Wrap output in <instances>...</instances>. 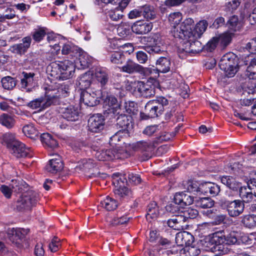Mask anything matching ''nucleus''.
I'll return each mask as SVG.
<instances>
[{
  "label": "nucleus",
  "mask_w": 256,
  "mask_h": 256,
  "mask_svg": "<svg viewBox=\"0 0 256 256\" xmlns=\"http://www.w3.org/2000/svg\"><path fill=\"white\" fill-rule=\"evenodd\" d=\"M194 21L192 18H186L182 24L177 28L178 29H174V30L176 38H192V40L194 38L200 37L206 30L208 24L206 20H202L200 21L196 25L194 30Z\"/></svg>",
  "instance_id": "f257e3e1"
},
{
  "label": "nucleus",
  "mask_w": 256,
  "mask_h": 256,
  "mask_svg": "<svg viewBox=\"0 0 256 256\" xmlns=\"http://www.w3.org/2000/svg\"><path fill=\"white\" fill-rule=\"evenodd\" d=\"M49 74L56 80H66L73 76L75 71V65L70 60H66L62 62L51 63L48 67Z\"/></svg>",
  "instance_id": "f03ea898"
},
{
  "label": "nucleus",
  "mask_w": 256,
  "mask_h": 256,
  "mask_svg": "<svg viewBox=\"0 0 256 256\" xmlns=\"http://www.w3.org/2000/svg\"><path fill=\"white\" fill-rule=\"evenodd\" d=\"M168 104V100L163 96L158 98L156 100H150L144 108V112H140L142 120L154 118L161 114L164 110V107Z\"/></svg>",
  "instance_id": "7ed1b4c3"
},
{
  "label": "nucleus",
  "mask_w": 256,
  "mask_h": 256,
  "mask_svg": "<svg viewBox=\"0 0 256 256\" xmlns=\"http://www.w3.org/2000/svg\"><path fill=\"white\" fill-rule=\"evenodd\" d=\"M219 66L228 78L234 77L239 70L238 58L233 52H228L220 59Z\"/></svg>",
  "instance_id": "20e7f679"
},
{
  "label": "nucleus",
  "mask_w": 256,
  "mask_h": 256,
  "mask_svg": "<svg viewBox=\"0 0 256 256\" xmlns=\"http://www.w3.org/2000/svg\"><path fill=\"white\" fill-rule=\"evenodd\" d=\"M38 199V194L30 190L24 192L16 202V206L19 210H30L35 206Z\"/></svg>",
  "instance_id": "39448f33"
},
{
  "label": "nucleus",
  "mask_w": 256,
  "mask_h": 256,
  "mask_svg": "<svg viewBox=\"0 0 256 256\" xmlns=\"http://www.w3.org/2000/svg\"><path fill=\"white\" fill-rule=\"evenodd\" d=\"M46 88L54 105L58 104L60 98L67 96L69 92L68 86L65 84L50 85Z\"/></svg>",
  "instance_id": "423d86ee"
},
{
  "label": "nucleus",
  "mask_w": 256,
  "mask_h": 256,
  "mask_svg": "<svg viewBox=\"0 0 256 256\" xmlns=\"http://www.w3.org/2000/svg\"><path fill=\"white\" fill-rule=\"evenodd\" d=\"M221 205L226 208L228 215L236 218L242 214L244 210V204L240 200H230L226 199L222 200Z\"/></svg>",
  "instance_id": "0eeeda50"
},
{
  "label": "nucleus",
  "mask_w": 256,
  "mask_h": 256,
  "mask_svg": "<svg viewBox=\"0 0 256 256\" xmlns=\"http://www.w3.org/2000/svg\"><path fill=\"white\" fill-rule=\"evenodd\" d=\"M101 96L100 90H94L91 88L82 92L80 100L85 105L94 106L99 104Z\"/></svg>",
  "instance_id": "6e6552de"
},
{
  "label": "nucleus",
  "mask_w": 256,
  "mask_h": 256,
  "mask_svg": "<svg viewBox=\"0 0 256 256\" xmlns=\"http://www.w3.org/2000/svg\"><path fill=\"white\" fill-rule=\"evenodd\" d=\"M129 146L133 150L143 153V160H148L151 158L152 152L154 149V145L153 143L149 140H140L136 142L130 144Z\"/></svg>",
  "instance_id": "1a4fd4ad"
},
{
  "label": "nucleus",
  "mask_w": 256,
  "mask_h": 256,
  "mask_svg": "<svg viewBox=\"0 0 256 256\" xmlns=\"http://www.w3.org/2000/svg\"><path fill=\"white\" fill-rule=\"evenodd\" d=\"M246 48L250 52L256 54V38L252 39L246 44ZM245 74L250 79L256 78V57L251 59Z\"/></svg>",
  "instance_id": "9d476101"
},
{
  "label": "nucleus",
  "mask_w": 256,
  "mask_h": 256,
  "mask_svg": "<svg viewBox=\"0 0 256 256\" xmlns=\"http://www.w3.org/2000/svg\"><path fill=\"white\" fill-rule=\"evenodd\" d=\"M156 68H148L150 70L148 72V75H152L154 78L159 76V72L166 73L170 69L171 63L170 60L165 57H161L156 61Z\"/></svg>",
  "instance_id": "9b49d317"
},
{
  "label": "nucleus",
  "mask_w": 256,
  "mask_h": 256,
  "mask_svg": "<svg viewBox=\"0 0 256 256\" xmlns=\"http://www.w3.org/2000/svg\"><path fill=\"white\" fill-rule=\"evenodd\" d=\"M44 88L46 91L44 96L36 98L28 102L27 104L28 107L33 110L38 108L41 110L53 104L50 98L48 96V94H47V90L46 87Z\"/></svg>",
  "instance_id": "f8f14e48"
},
{
  "label": "nucleus",
  "mask_w": 256,
  "mask_h": 256,
  "mask_svg": "<svg viewBox=\"0 0 256 256\" xmlns=\"http://www.w3.org/2000/svg\"><path fill=\"white\" fill-rule=\"evenodd\" d=\"M113 183L115 186L114 192L117 197L125 198L132 196V192L124 186L121 178H114Z\"/></svg>",
  "instance_id": "ddd939ff"
},
{
  "label": "nucleus",
  "mask_w": 256,
  "mask_h": 256,
  "mask_svg": "<svg viewBox=\"0 0 256 256\" xmlns=\"http://www.w3.org/2000/svg\"><path fill=\"white\" fill-rule=\"evenodd\" d=\"M96 158L99 160H109L114 158H122L124 156H122L120 150L116 149H104L98 150L96 154Z\"/></svg>",
  "instance_id": "4468645a"
},
{
  "label": "nucleus",
  "mask_w": 256,
  "mask_h": 256,
  "mask_svg": "<svg viewBox=\"0 0 256 256\" xmlns=\"http://www.w3.org/2000/svg\"><path fill=\"white\" fill-rule=\"evenodd\" d=\"M151 70L149 68H144L142 66L136 63L130 59H128L120 68V71L128 74L135 72L144 73L148 75V72Z\"/></svg>",
  "instance_id": "2eb2a0df"
},
{
  "label": "nucleus",
  "mask_w": 256,
  "mask_h": 256,
  "mask_svg": "<svg viewBox=\"0 0 256 256\" xmlns=\"http://www.w3.org/2000/svg\"><path fill=\"white\" fill-rule=\"evenodd\" d=\"M104 119L102 114H94L88 120V130L93 132H98L104 129Z\"/></svg>",
  "instance_id": "dca6fc26"
},
{
  "label": "nucleus",
  "mask_w": 256,
  "mask_h": 256,
  "mask_svg": "<svg viewBox=\"0 0 256 256\" xmlns=\"http://www.w3.org/2000/svg\"><path fill=\"white\" fill-rule=\"evenodd\" d=\"M135 84L136 85L135 91H138L140 95L143 97L150 98L155 94L154 86L148 81L146 82H138L135 83Z\"/></svg>",
  "instance_id": "f3484780"
},
{
  "label": "nucleus",
  "mask_w": 256,
  "mask_h": 256,
  "mask_svg": "<svg viewBox=\"0 0 256 256\" xmlns=\"http://www.w3.org/2000/svg\"><path fill=\"white\" fill-rule=\"evenodd\" d=\"M10 151L17 158H30L32 156L30 149L26 147L24 144L19 141L14 143V145L10 150Z\"/></svg>",
  "instance_id": "a211bd4d"
},
{
  "label": "nucleus",
  "mask_w": 256,
  "mask_h": 256,
  "mask_svg": "<svg viewBox=\"0 0 256 256\" xmlns=\"http://www.w3.org/2000/svg\"><path fill=\"white\" fill-rule=\"evenodd\" d=\"M22 43L15 44L10 48V50L14 54H24L30 47L32 38L30 36H26L22 38Z\"/></svg>",
  "instance_id": "6ab92c4d"
},
{
  "label": "nucleus",
  "mask_w": 256,
  "mask_h": 256,
  "mask_svg": "<svg viewBox=\"0 0 256 256\" xmlns=\"http://www.w3.org/2000/svg\"><path fill=\"white\" fill-rule=\"evenodd\" d=\"M152 28V24L150 22L144 21H136L131 26L132 30L137 34H145L150 32Z\"/></svg>",
  "instance_id": "aec40b11"
},
{
  "label": "nucleus",
  "mask_w": 256,
  "mask_h": 256,
  "mask_svg": "<svg viewBox=\"0 0 256 256\" xmlns=\"http://www.w3.org/2000/svg\"><path fill=\"white\" fill-rule=\"evenodd\" d=\"M62 116L68 121L74 122L78 120L79 118L78 108L72 106L62 108Z\"/></svg>",
  "instance_id": "412c9836"
},
{
  "label": "nucleus",
  "mask_w": 256,
  "mask_h": 256,
  "mask_svg": "<svg viewBox=\"0 0 256 256\" xmlns=\"http://www.w3.org/2000/svg\"><path fill=\"white\" fill-rule=\"evenodd\" d=\"M118 116L116 118V124L122 130H128L131 126L132 117L130 116H127L124 114H114Z\"/></svg>",
  "instance_id": "4be33fe9"
},
{
  "label": "nucleus",
  "mask_w": 256,
  "mask_h": 256,
  "mask_svg": "<svg viewBox=\"0 0 256 256\" xmlns=\"http://www.w3.org/2000/svg\"><path fill=\"white\" fill-rule=\"evenodd\" d=\"M52 158L48 162L46 166V170L48 172L54 174L62 170L63 168V163L60 156Z\"/></svg>",
  "instance_id": "5701e85b"
},
{
  "label": "nucleus",
  "mask_w": 256,
  "mask_h": 256,
  "mask_svg": "<svg viewBox=\"0 0 256 256\" xmlns=\"http://www.w3.org/2000/svg\"><path fill=\"white\" fill-rule=\"evenodd\" d=\"M94 78L102 87L106 86L109 80L108 70L104 68H97L94 72Z\"/></svg>",
  "instance_id": "b1692460"
},
{
  "label": "nucleus",
  "mask_w": 256,
  "mask_h": 256,
  "mask_svg": "<svg viewBox=\"0 0 256 256\" xmlns=\"http://www.w3.org/2000/svg\"><path fill=\"white\" fill-rule=\"evenodd\" d=\"M251 186L248 184V187L242 186L240 187L239 190V195L244 204L248 203L252 200L254 195L252 192Z\"/></svg>",
  "instance_id": "393cba45"
},
{
  "label": "nucleus",
  "mask_w": 256,
  "mask_h": 256,
  "mask_svg": "<svg viewBox=\"0 0 256 256\" xmlns=\"http://www.w3.org/2000/svg\"><path fill=\"white\" fill-rule=\"evenodd\" d=\"M92 73L90 72L81 75L78 80V85L82 90L88 89L92 82Z\"/></svg>",
  "instance_id": "a878e982"
},
{
  "label": "nucleus",
  "mask_w": 256,
  "mask_h": 256,
  "mask_svg": "<svg viewBox=\"0 0 256 256\" xmlns=\"http://www.w3.org/2000/svg\"><path fill=\"white\" fill-rule=\"evenodd\" d=\"M241 222L244 228L254 230L256 228V215L254 214L244 215L242 218Z\"/></svg>",
  "instance_id": "bb28decb"
},
{
  "label": "nucleus",
  "mask_w": 256,
  "mask_h": 256,
  "mask_svg": "<svg viewBox=\"0 0 256 256\" xmlns=\"http://www.w3.org/2000/svg\"><path fill=\"white\" fill-rule=\"evenodd\" d=\"M100 206L108 211L115 210L119 205L118 202L112 198L107 196L100 202Z\"/></svg>",
  "instance_id": "cd10ccee"
},
{
  "label": "nucleus",
  "mask_w": 256,
  "mask_h": 256,
  "mask_svg": "<svg viewBox=\"0 0 256 256\" xmlns=\"http://www.w3.org/2000/svg\"><path fill=\"white\" fill-rule=\"evenodd\" d=\"M182 20V15L180 12H174L169 15L168 20L172 26L171 32L174 38H176V36H174V29H178L177 28H178L182 24V22L181 24L180 23Z\"/></svg>",
  "instance_id": "c85d7f7f"
},
{
  "label": "nucleus",
  "mask_w": 256,
  "mask_h": 256,
  "mask_svg": "<svg viewBox=\"0 0 256 256\" xmlns=\"http://www.w3.org/2000/svg\"><path fill=\"white\" fill-rule=\"evenodd\" d=\"M24 78L21 80V88L26 89V92L31 91L34 82V73L23 72Z\"/></svg>",
  "instance_id": "c756f323"
},
{
  "label": "nucleus",
  "mask_w": 256,
  "mask_h": 256,
  "mask_svg": "<svg viewBox=\"0 0 256 256\" xmlns=\"http://www.w3.org/2000/svg\"><path fill=\"white\" fill-rule=\"evenodd\" d=\"M29 230L24 228H12L9 230L8 234H12L14 240L24 239L29 232Z\"/></svg>",
  "instance_id": "7c9ffc66"
},
{
  "label": "nucleus",
  "mask_w": 256,
  "mask_h": 256,
  "mask_svg": "<svg viewBox=\"0 0 256 256\" xmlns=\"http://www.w3.org/2000/svg\"><path fill=\"white\" fill-rule=\"evenodd\" d=\"M104 102L106 105L111 108L112 112L114 114H118V112L121 104L118 102L117 98L112 95H108L104 99Z\"/></svg>",
  "instance_id": "2f4dec72"
},
{
  "label": "nucleus",
  "mask_w": 256,
  "mask_h": 256,
  "mask_svg": "<svg viewBox=\"0 0 256 256\" xmlns=\"http://www.w3.org/2000/svg\"><path fill=\"white\" fill-rule=\"evenodd\" d=\"M40 140L43 144L46 146L54 148L58 146V143L56 140L48 133H44L40 136Z\"/></svg>",
  "instance_id": "473e14b6"
},
{
  "label": "nucleus",
  "mask_w": 256,
  "mask_h": 256,
  "mask_svg": "<svg viewBox=\"0 0 256 256\" xmlns=\"http://www.w3.org/2000/svg\"><path fill=\"white\" fill-rule=\"evenodd\" d=\"M15 122L14 117L10 114H3L0 116V124L8 128H12Z\"/></svg>",
  "instance_id": "72a5a7b5"
},
{
  "label": "nucleus",
  "mask_w": 256,
  "mask_h": 256,
  "mask_svg": "<svg viewBox=\"0 0 256 256\" xmlns=\"http://www.w3.org/2000/svg\"><path fill=\"white\" fill-rule=\"evenodd\" d=\"M118 114L126 112L128 114H135L137 111L136 107V104L133 102H126L124 106H120V108L118 109Z\"/></svg>",
  "instance_id": "f704fd0d"
},
{
  "label": "nucleus",
  "mask_w": 256,
  "mask_h": 256,
  "mask_svg": "<svg viewBox=\"0 0 256 256\" xmlns=\"http://www.w3.org/2000/svg\"><path fill=\"white\" fill-rule=\"evenodd\" d=\"M142 9V16L146 19L153 20L156 18V12L153 6L146 4L140 6Z\"/></svg>",
  "instance_id": "c9c22d12"
},
{
  "label": "nucleus",
  "mask_w": 256,
  "mask_h": 256,
  "mask_svg": "<svg viewBox=\"0 0 256 256\" xmlns=\"http://www.w3.org/2000/svg\"><path fill=\"white\" fill-rule=\"evenodd\" d=\"M182 188L184 192H189L198 193V183L192 180H187L184 181L182 184Z\"/></svg>",
  "instance_id": "e433bc0d"
},
{
  "label": "nucleus",
  "mask_w": 256,
  "mask_h": 256,
  "mask_svg": "<svg viewBox=\"0 0 256 256\" xmlns=\"http://www.w3.org/2000/svg\"><path fill=\"white\" fill-rule=\"evenodd\" d=\"M2 144L6 145L10 150L13 147L15 142H18L15 138V136L11 133H6L2 137Z\"/></svg>",
  "instance_id": "4c0bfd02"
},
{
  "label": "nucleus",
  "mask_w": 256,
  "mask_h": 256,
  "mask_svg": "<svg viewBox=\"0 0 256 256\" xmlns=\"http://www.w3.org/2000/svg\"><path fill=\"white\" fill-rule=\"evenodd\" d=\"M210 242L214 245L225 244L226 236L222 232H218L212 234Z\"/></svg>",
  "instance_id": "58836bf2"
},
{
  "label": "nucleus",
  "mask_w": 256,
  "mask_h": 256,
  "mask_svg": "<svg viewBox=\"0 0 256 256\" xmlns=\"http://www.w3.org/2000/svg\"><path fill=\"white\" fill-rule=\"evenodd\" d=\"M22 132L27 137L32 139L35 138L38 135V132L32 124L24 126Z\"/></svg>",
  "instance_id": "ea45409f"
},
{
  "label": "nucleus",
  "mask_w": 256,
  "mask_h": 256,
  "mask_svg": "<svg viewBox=\"0 0 256 256\" xmlns=\"http://www.w3.org/2000/svg\"><path fill=\"white\" fill-rule=\"evenodd\" d=\"M192 236L188 232H184L176 234V242L178 245L184 246L188 243L189 238H192Z\"/></svg>",
  "instance_id": "a19ab883"
},
{
  "label": "nucleus",
  "mask_w": 256,
  "mask_h": 256,
  "mask_svg": "<svg viewBox=\"0 0 256 256\" xmlns=\"http://www.w3.org/2000/svg\"><path fill=\"white\" fill-rule=\"evenodd\" d=\"M197 38H194L192 40V38H182V40H187L190 38L191 41L190 48V53H198L201 52V50L204 48V46L202 45V43L200 41L196 40Z\"/></svg>",
  "instance_id": "79ce46f5"
},
{
  "label": "nucleus",
  "mask_w": 256,
  "mask_h": 256,
  "mask_svg": "<svg viewBox=\"0 0 256 256\" xmlns=\"http://www.w3.org/2000/svg\"><path fill=\"white\" fill-rule=\"evenodd\" d=\"M214 204V202L209 198H200L196 200V205L203 208H211Z\"/></svg>",
  "instance_id": "37998d69"
},
{
  "label": "nucleus",
  "mask_w": 256,
  "mask_h": 256,
  "mask_svg": "<svg viewBox=\"0 0 256 256\" xmlns=\"http://www.w3.org/2000/svg\"><path fill=\"white\" fill-rule=\"evenodd\" d=\"M227 26L228 28L233 32L238 30L241 27L238 17L236 16H233L230 18L227 22Z\"/></svg>",
  "instance_id": "c03bdc74"
},
{
  "label": "nucleus",
  "mask_w": 256,
  "mask_h": 256,
  "mask_svg": "<svg viewBox=\"0 0 256 256\" xmlns=\"http://www.w3.org/2000/svg\"><path fill=\"white\" fill-rule=\"evenodd\" d=\"M233 33L227 32L220 34L218 38V42L224 46H227L231 42Z\"/></svg>",
  "instance_id": "a18cd8bd"
},
{
  "label": "nucleus",
  "mask_w": 256,
  "mask_h": 256,
  "mask_svg": "<svg viewBox=\"0 0 256 256\" xmlns=\"http://www.w3.org/2000/svg\"><path fill=\"white\" fill-rule=\"evenodd\" d=\"M76 64H80V67L78 68H85L88 67L90 64V60L86 54H80L78 59L76 62Z\"/></svg>",
  "instance_id": "49530a36"
},
{
  "label": "nucleus",
  "mask_w": 256,
  "mask_h": 256,
  "mask_svg": "<svg viewBox=\"0 0 256 256\" xmlns=\"http://www.w3.org/2000/svg\"><path fill=\"white\" fill-rule=\"evenodd\" d=\"M3 88L6 90H12L16 85L15 80L11 76H6L2 79Z\"/></svg>",
  "instance_id": "de8ad7c7"
},
{
  "label": "nucleus",
  "mask_w": 256,
  "mask_h": 256,
  "mask_svg": "<svg viewBox=\"0 0 256 256\" xmlns=\"http://www.w3.org/2000/svg\"><path fill=\"white\" fill-rule=\"evenodd\" d=\"M251 80L248 78V79L246 80L245 83L241 85L242 90L248 94H254L256 92V84H250Z\"/></svg>",
  "instance_id": "09e8293b"
},
{
  "label": "nucleus",
  "mask_w": 256,
  "mask_h": 256,
  "mask_svg": "<svg viewBox=\"0 0 256 256\" xmlns=\"http://www.w3.org/2000/svg\"><path fill=\"white\" fill-rule=\"evenodd\" d=\"M110 58L112 63L120 64L122 62L124 55L120 52L115 51L111 53Z\"/></svg>",
  "instance_id": "8fccbe9b"
},
{
  "label": "nucleus",
  "mask_w": 256,
  "mask_h": 256,
  "mask_svg": "<svg viewBox=\"0 0 256 256\" xmlns=\"http://www.w3.org/2000/svg\"><path fill=\"white\" fill-rule=\"evenodd\" d=\"M175 136V134L168 133L166 132H161L156 137V142L157 143L162 142L170 140Z\"/></svg>",
  "instance_id": "3c124183"
},
{
  "label": "nucleus",
  "mask_w": 256,
  "mask_h": 256,
  "mask_svg": "<svg viewBox=\"0 0 256 256\" xmlns=\"http://www.w3.org/2000/svg\"><path fill=\"white\" fill-rule=\"evenodd\" d=\"M182 43L178 48V52L179 53H190V40H182Z\"/></svg>",
  "instance_id": "603ef678"
},
{
  "label": "nucleus",
  "mask_w": 256,
  "mask_h": 256,
  "mask_svg": "<svg viewBox=\"0 0 256 256\" xmlns=\"http://www.w3.org/2000/svg\"><path fill=\"white\" fill-rule=\"evenodd\" d=\"M108 16L112 20L117 21L122 18L123 15L122 10L116 8L110 10L108 13Z\"/></svg>",
  "instance_id": "864d4df0"
},
{
  "label": "nucleus",
  "mask_w": 256,
  "mask_h": 256,
  "mask_svg": "<svg viewBox=\"0 0 256 256\" xmlns=\"http://www.w3.org/2000/svg\"><path fill=\"white\" fill-rule=\"evenodd\" d=\"M184 251L185 252L186 256H196L200 252V250L198 248L194 246H186Z\"/></svg>",
  "instance_id": "5fc2aeb1"
},
{
  "label": "nucleus",
  "mask_w": 256,
  "mask_h": 256,
  "mask_svg": "<svg viewBox=\"0 0 256 256\" xmlns=\"http://www.w3.org/2000/svg\"><path fill=\"white\" fill-rule=\"evenodd\" d=\"M117 32L120 36L125 37L130 33V27L126 24H121L117 28Z\"/></svg>",
  "instance_id": "6e6d98bb"
},
{
  "label": "nucleus",
  "mask_w": 256,
  "mask_h": 256,
  "mask_svg": "<svg viewBox=\"0 0 256 256\" xmlns=\"http://www.w3.org/2000/svg\"><path fill=\"white\" fill-rule=\"evenodd\" d=\"M226 3V10L233 12L236 10L240 4V0H227Z\"/></svg>",
  "instance_id": "4d7b16f0"
},
{
  "label": "nucleus",
  "mask_w": 256,
  "mask_h": 256,
  "mask_svg": "<svg viewBox=\"0 0 256 256\" xmlns=\"http://www.w3.org/2000/svg\"><path fill=\"white\" fill-rule=\"evenodd\" d=\"M77 50V47L70 43H66L62 46V53L63 54H68L71 52H74Z\"/></svg>",
  "instance_id": "13d9d810"
},
{
  "label": "nucleus",
  "mask_w": 256,
  "mask_h": 256,
  "mask_svg": "<svg viewBox=\"0 0 256 256\" xmlns=\"http://www.w3.org/2000/svg\"><path fill=\"white\" fill-rule=\"evenodd\" d=\"M218 42V38L214 37L208 42L204 48L208 52H212L216 48Z\"/></svg>",
  "instance_id": "bf43d9fd"
},
{
  "label": "nucleus",
  "mask_w": 256,
  "mask_h": 256,
  "mask_svg": "<svg viewBox=\"0 0 256 256\" xmlns=\"http://www.w3.org/2000/svg\"><path fill=\"white\" fill-rule=\"evenodd\" d=\"M182 214H185V217L188 220L189 218L193 219L196 218L198 216V212L196 209L188 208L183 212Z\"/></svg>",
  "instance_id": "052dcab7"
},
{
  "label": "nucleus",
  "mask_w": 256,
  "mask_h": 256,
  "mask_svg": "<svg viewBox=\"0 0 256 256\" xmlns=\"http://www.w3.org/2000/svg\"><path fill=\"white\" fill-rule=\"evenodd\" d=\"M46 34V32L44 30L39 29L34 32L32 37L36 42H39L43 39Z\"/></svg>",
  "instance_id": "680f3d73"
},
{
  "label": "nucleus",
  "mask_w": 256,
  "mask_h": 256,
  "mask_svg": "<svg viewBox=\"0 0 256 256\" xmlns=\"http://www.w3.org/2000/svg\"><path fill=\"white\" fill-rule=\"evenodd\" d=\"M220 191V186L217 184L210 182L208 194L213 196H217Z\"/></svg>",
  "instance_id": "e2e57ef3"
},
{
  "label": "nucleus",
  "mask_w": 256,
  "mask_h": 256,
  "mask_svg": "<svg viewBox=\"0 0 256 256\" xmlns=\"http://www.w3.org/2000/svg\"><path fill=\"white\" fill-rule=\"evenodd\" d=\"M14 188V186L10 185V186L2 185L0 187V190L6 198H10L12 194V188Z\"/></svg>",
  "instance_id": "0e129e2a"
},
{
  "label": "nucleus",
  "mask_w": 256,
  "mask_h": 256,
  "mask_svg": "<svg viewBox=\"0 0 256 256\" xmlns=\"http://www.w3.org/2000/svg\"><path fill=\"white\" fill-rule=\"evenodd\" d=\"M210 186V182H202L198 185V193L208 194Z\"/></svg>",
  "instance_id": "69168bd1"
},
{
  "label": "nucleus",
  "mask_w": 256,
  "mask_h": 256,
  "mask_svg": "<svg viewBox=\"0 0 256 256\" xmlns=\"http://www.w3.org/2000/svg\"><path fill=\"white\" fill-rule=\"evenodd\" d=\"M60 246V242L58 238H54L50 243L48 247L49 249L52 252H56Z\"/></svg>",
  "instance_id": "338daca9"
},
{
  "label": "nucleus",
  "mask_w": 256,
  "mask_h": 256,
  "mask_svg": "<svg viewBox=\"0 0 256 256\" xmlns=\"http://www.w3.org/2000/svg\"><path fill=\"white\" fill-rule=\"evenodd\" d=\"M158 126L156 125L150 126L146 127L143 133L148 136H151L158 130Z\"/></svg>",
  "instance_id": "774afa93"
}]
</instances>
